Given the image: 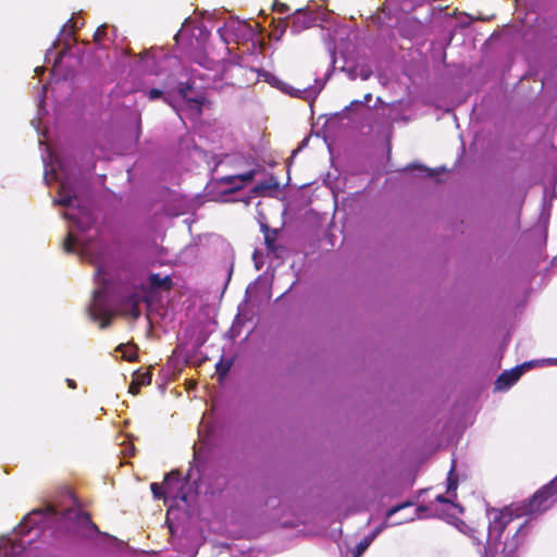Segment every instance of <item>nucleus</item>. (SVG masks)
<instances>
[{"label": "nucleus", "mask_w": 557, "mask_h": 557, "mask_svg": "<svg viewBox=\"0 0 557 557\" xmlns=\"http://www.w3.org/2000/svg\"><path fill=\"white\" fill-rule=\"evenodd\" d=\"M387 527V523L384 522V524L377 529H375L369 536L364 537L355 548L352 552L354 557H360L367 548L370 546V544L373 542V540L381 533V531Z\"/></svg>", "instance_id": "12"}, {"label": "nucleus", "mask_w": 557, "mask_h": 557, "mask_svg": "<svg viewBox=\"0 0 557 557\" xmlns=\"http://www.w3.org/2000/svg\"><path fill=\"white\" fill-rule=\"evenodd\" d=\"M140 385L138 384L137 381H135V379L132 381L131 385H129V393L133 394V395H136L139 393V389H140Z\"/></svg>", "instance_id": "24"}, {"label": "nucleus", "mask_w": 557, "mask_h": 557, "mask_svg": "<svg viewBox=\"0 0 557 557\" xmlns=\"http://www.w3.org/2000/svg\"><path fill=\"white\" fill-rule=\"evenodd\" d=\"M411 506L410 503H405V504H401V505H398V506H395L393 508H391L388 511H387V519L392 518L397 511L406 508V507H409Z\"/></svg>", "instance_id": "21"}, {"label": "nucleus", "mask_w": 557, "mask_h": 557, "mask_svg": "<svg viewBox=\"0 0 557 557\" xmlns=\"http://www.w3.org/2000/svg\"><path fill=\"white\" fill-rule=\"evenodd\" d=\"M456 490H457V479L454 476V466L451 467L448 478H447V494L449 495L448 498L444 497L443 495H438L436 497V502L446 504L450 508H456L459 510V512L462 511V508L455 504L451 498L456 497Z\"/></svg>", "instance_id": "11"}, {"label": "nucleus", "mask_w": 557, "mask_h": 557, "mask_svg": "<svg viewBox=\"0 0 557 557\" xmlns=\"http://www.w3.org/2000/svg\"><path fill=\"white\" fill-rule=\"evenodd\" d=\"M32 124H33V126H34L37 131H39V122H38V121L33 120V121H32Z\"/></svg>", "instance_id": "28"}, {"label": "nucleus", "mask_w": 557, "mask_h": 557, "mask_svg": "<svg viewBox=\"0 0 557 557\" xmlns=\"http://www.w3.org/2000/svg\"><path fill=\"white\" fill-rule=\"evenodd\" d=\"M114 32H115V29L113 27H111L112 35H114Z\"/></svg>", "instance_id": "33"}, {"label": "nucleus", "mask_w": 557, "mask_h": 557, "mask_svg": "<svg viewBox=\"0 0 557 557\" xmlns=\"http://www.w3.org/2000/svg\"><path fill=\"white\" fill-rule=\"evenodd\" d=\"M331 16L332 12L320 5L315 10H311L309 7L307 9H299L292 16L290 32L299 34L313 26L318 21L329 22Z\"/></svg>", "instance_id": "5"}, {"label": "nucleus", "mask_w": 557, "mask_h": 557, "mask_svg": "<svg viewBox=\"0 0 557 557\" xmlns=\"http://www.w3.org/2000/svg\"><path fill=\"white\" fill-rule=\"evenodd\" d=\"M66 383H67V386H69L70 388H76V383H75V381H74V380H72V379H67V380H66Z\"/></svg>", "instance_id": "27"}, {"label": "nucleus", "mask_w": 557, "mask_h": 557, "mask_svg": "<svg viewBox=\"0 0 557 557\" xmlns=\"http://www.w3.org/2000/svg\"><path fill=\"white\" fill-rule=\"evenodd\" d=\"M525 366L527 364H523L521 367H517L510 371H505L504 373H502L495 383V388L498 391L508 389L522 375Z\"/></svg>", "instance_id": "10"}, {"label": "nucleus", "mask_w": 557, "mask_h": 557, "mask_svg": "<svg viewBox=\"0 0 557 557\" xmlns=\"http://www.w3.org/2000/svg\"><path fill=\"white\" fill-rule=\"evenodd\" d=\"M109 30H110V27L106 24L98 27V29L96 30V33L94 35V40L97 44V46L104 47V37L109 38V35H108Z\"/></svg>", "instance_id": "14"}, {"label": "nucleus", "mask_w": 557, "mask_h": 557, "mask_svg": "<svg viewBox=\"0 0 557 557\" xmlns=\"http://www.w3.org/2000/svg\"><path fill=\"white\" fill-rule=\"evenodd\" d=\"M76 27H78V20L71 18L63 26V28H62V30L60 33V36H59L58 40L59 41H63L64 47L62 48V50L59 53V55L55 58L54 64H53V67H52V72H51L52 78L55 79L57 82L61 78V74H60L61 61H62V59L65 57V54L71 49L70 39L73 36V29L76 28Z\"/></svg>", "instance_id": "9"}, {"label": "nucleus", "mask_w": 557, "mask_h": 557, "mask_svg": "<svg viewBox=\"0 0 557 557\" xmlns=\"http://www.w3.org/2000/svg\"><path fill=\"white\" fill-rule=\"evenodd\" d=\"M141 61L148 62V54H145L144 57H141Z\"/></svg>", "instance_id": "30"}, {"label": "nucleus", "mask_w": 557, "mask_h": 557, "mask_svg": "<svg viewBox=\"0 0 557 557\" xmlns=\"http://www.w3.org/2000/svg\"><path fill=\"white\" fill-rule=\"evenodd\" d=\"M273 8L280 13H286L288 11V7L285 3H281L278 1L274 2Z\"/></svg>", "instance_id": "23"}, {"label": "nucleus", "mask_w": 557, "mask_h": 557, "mask_svg": "<svg viewBox=\"0 0 557 557\" xmlns=\"http://www.w3.org/2000/svg\"><path fill=\"white\" fill-rule=\"evenodd\" d=\"M117 349L123 354V358L132 361L136 358V349L131 345H120Z\"/></svg>", "instance_id": "15"}, {"label": "nucleus", "mask_w": 557, "mask_h": 557, "mask_svg": "<svg viewBox=\"0 0 557 557\" xmlns=\"http://www.w3.org/2000/svg\"><path fill=\"white\" fill-rule=\"evenodd\" d=\"M425 171L428 172V175H429V176H433V171H432V170H430V169H425Z\"/></svg>", "instance_id": "29"}, {"label": "nucleus", "mask_w": 557, "mask_h": 557, "mask_svg": "<svg viewBox=\"0 0 557 557\" xmlns=\"http://www.w3.org/2000/svg\"><path fill=\"white\" fill-rule=\"evenodd\" d=\"M46 90H47V87L46 86H42L40 92L38 94V112L39 114L41 113V111L44 110V103H45V99H46Z\"/></svg>", "instance_id": "19"}, {"label": "nucleus", "mask_w": 557, "mask_h": 557, "mask_svg": "<svg viewBox=\"0 0 557 557\" xmlns=\"http://www.w3.org/2000/svg\"><path fill=\"white\" fill-rule=\"evenodd\" d=\"M371 99H372V95H371V94H367V95L364 96V98H363V101H352V102H351V106H355V104H361V103H362V104H366V103L370 102V101H371Z\"/></svg>", "instance_id": "25"}, {"label": "nucleus", "mask_w": 557, "mask_h": 557, "mask_svg": "<svg viewBox=\"0 0 557 557\" xmlns=\"http://www.w3.org/2000/svg\"><path fill=\"white\" fill-rule=\"evenodd\" d=\"M151 492L154 498H173L186 500V495L183 491V482L181 474L177 471H172L164 478L163 484L152 483Z\"/></svg>", "instance_id": "7"}, {"label": "nucleus", "mask_w": 557, "mask_h": 557, "mask_svg": "<svg viewBox=\"0 0 557 557\" xmlns=\"http://www.w3.org/2000/svg\"><path fill=\"white\" fill-rule=\"evenodd\" d=\"M182 30H183V29H181V30L176 34L175 38L180 37V35H181Z\"/></svg>", "instance_id": "32"}, {"label": "nucleus", "mask_w": 557, "mask_h": 557, "mask_svg": "<svg viewBox=\"0 0 557 557\" xmlns=\"http://www.w3.org/2000/svg\"><path fill=\"white\" fill-rule=\"evenodd\" d=\"M473 537V542L474 544H479L480 542L476 540V537L472 536Z\"/></svg>", "instance_id": "31"}, {"label": "nucleus", "mask_w": 557, "mask_h": 557, "mask_svg": "<svg viewBox=\"0 0 557 557\" xmlns=\"http://www.w3.org/2000/svg\"><path fill=\"white\" fill-rule=\"evenodd\" d=\"M188 86H185L178 89L180 104H175L168 97H164V100L169 102V104L177 112L181 119H183V114L188 115L190 119L198 117L201 113V107L203 104L202 97H188Z\"/></svg>", "instance_id": "8"}, {"label": "nucleus", "mask_w": 557, "mask_h": 557, "mask_svg": "<svg viewBox=\"0 0 557 557\" xmlns=\"http://www.w3.org/2000/svg\"><path fill=\"white\" fill-rule=\"evenodd\" d=\"M152 287L169 289L171 287V278L169 275L160 276L159 274H151L149 277Z\"/></svg>", "instance_id": "13"}, {"label": "nucleus", "mask_w": 557, "mask_h": 557, "mask_svg": "<svg viewBox=\"0 0 557 557\" xmlns=\"http://www.w3.org/2000/svg\"><path fill=\"white\" fill-rule=\"evenodd\" d=\"M556 499L557 476L550 483L537 491L532 499H530L523 509L520 512H517L516 516L533 515L545 511L556 502Z\"/></svg>", "instance_id": "4"}, {"label": "nucleus", "mask_w": 557, "mask_h": 557, "mask_svg": "<svg viewBox=\"0 0 557 557\" xmlns=\"http://www.w3.org/2000/svg\"><path fill=\"white\" fill-rule=\"evenodd\" d=\"M72 525L96 530L90 517L79 508L73 506L60 510L48 505L42 509L33 510L14 530V536L0 537L1 557H20L26 544H30L40 531L45 529L69 530Z\"/></svg>", "instance_id": "2"}, {"label": "nucleus", "mask_w": 557, "mask_h": 557, "mask_svg": "<svg viewBox=\"0 0 557 557\" xmlns=\"http://www.w3.org/2000/svg\"><path fill=\"white\" fill-rule=\"evenodd\" d=\"M357 70H358V76L363 81H367L372 74V70L366 65L357 67Z\"/></svg>", "instance_id": "18"}, {"label": "nucleus", "mask_w": 557, "mask_h": 557, "mask_svg": "<svg viewBox=\"0 0 557 557\" xmlns=\"http://www.w3.org/2000/svg\"><path fill=\"white\" fill-rule=\"evenodd\" d=\"M425 510H426V508L421 506V507L414 509L413 516L404 518L401 521L394 522L393 524H400L403 522L412 521L416 518H418V519L424 518L425 516H423L422 512Z\"/></svg>", "instance_id": "17"}, {"label": "nucleus", "mask_w": 557, "mask_h": 557, "mask_svg": "<svg viewBox=\"0 0 557 557\" xmlns=\"http://www.w3.org/2000/svg\"><path fill=\"white\" fill-rule=\"evenodd\" d=\"M135 381L138 382L140 386L149 385L151 383V373L150 372H144L138 373L135 375Z\"/></svg>", "instance_id": "16"}, {"label": "nucleus", "mask_w": 557, "mask_h": 557, "mask_svg": "<svg viewBox=\"0 0 557 557\" xmlns=\"http://www.w3.org/2000/svg\"><path fill=\"white\" fill-rule=\"evenodd\" d=\"M253 178V172H248L239 176L231 177L230 181L234 182L235 180H239L240 182L247 183Z\"/></svg>", "instance_id": "20"}, {"label": "nucleus", "mask_w": 557, "mask_h": 557, "mask_svg": "<svg viewBox=\"0 0 557 557\" xmlns=\"http://www.w3.org/2000/svg\"><path fill=\"white\" fill-rule=\"evenodd\" d=\"M487 516L490 520L487 545L484 547L482 557H488L490 554H493V550L496 548V545L498 544L505 528L513 519V512L511 508H505L504 510L490 509L487 510Z\"/></svg>", "instance_id": "3"}, {"label": "nucleus", "mask_w": 557, "mask_h": 557, "mask_svg": "<svg viewBox=\"0 0 557 557\" xmlns=\"http://www.w3.org/2000/svg\"><path fill=\"white\" fill-rule=\"evenodd\" d=\"M44 72H45V67H42V66H37V67L35 69V74H36L37 76H40L41 74H44Z\"/></svg>", "instance_id": "26"}, {"label": "nucleus", "mask_w": 557, "mask_h": 557, "mask_svg": "<svg viewBox=\"0 0 557 557\" xmlns=\"http://www.w3.org/2000/svg\"><path fill=\"white\" fill-rule=\"evenodd\" d=\"M163 95V91L157 88H152L148 91V97L150 100H156L161 98Z\"/></svg>", "instance_id": "22"}, {"label": "nucleus", "mask_w": 557, "mask_h": 557, "mask_svg": "<svg viewBox=\"0 0 557 557\" xmlns=\"http://www.w3.org/2000/svg\"><path fill=\"white\" fill-rule=\"evenodd\" d=\"M218 33L226 45L231 41L239 42L255 37L253 27L247 22L237 18L227 20L222 27H219Z\"/></svg>", "instance_id": "6"}, {"label": "nucleus", "mask_w": 557, "mask_h": 557, "mask_svg": "<svg viewBox=\"0 0 557 557\" xmlns=\"http://www.w3.org/2000/svg\"><path fill=\"white\" fill-rule=\"evenodd\" d=\"M45 182L50 185L58 182V196L54 205L63 207V218L70 222L69 233L64 240V249L77 251L81 257L96 268L95 281L97 288L88 312L101 329L110 324L115 312L137 319L140 315L139 305L145 301L143 289H134L123 297H117L113 284L112 257L107 247L98 238L99 231L91 211L90 194L85 180L49 148L44 157Z\"/></svg>", "instance_id": "1"}]
</instances>
